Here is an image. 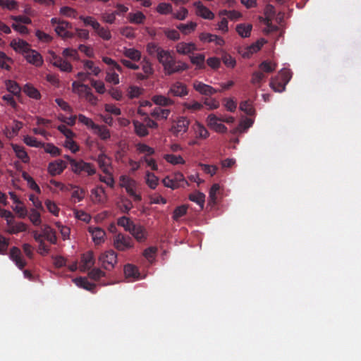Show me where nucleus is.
Masks as SVG:
<instances>
[{
  "label": "nucleus",
  "mask_w": 361,
  "mask_h": 361,
  "mask_svg": "<svg viewBox=\"0 0 361 361\" xmlns=\"http://www.w3.org/2000/svg\"><path fill=\"white\" fill-rule=\"evenodd\" d=\"M157 60L169 75L188 69V66L185 63L177 62L169 50L161 51Z\"/></svg>",
  "instance_id": "1"
},
{
  "label": "nucleus",
  "mask_w": 361,
  "mask_h": 361,
  "mask_svg": "<svg viewBox=\"0 0 361 361\" xmlns=\"http://www.w3.org/2000/svg\"><path fill=\"white\" fill-rule=\"evenodd\" d=\"M113 245L118 251H126L134 246V242L131 237L119 233L114 236Z\"/></svg>",
  "instance_id": "2"
},
{
  "label": "nucleus",
  "mask_w": 361,
  "mask_h": 361,
  "mask_svg": "<svg viewBox=\"0 0 361 361\" xmlns=\"http://www.w3.org/2000/svg\"><path fill=\"white\" fill-rule=\"evenodd\" d=\"M71 170L78 175L86 173L88 176H92L96 173V169L92 164L85 162L82 159L71 160Z\"/></svg>",
  "instance_id": "3"
},
{
  "label": "nucleus",
  "mask_w": 361,
  "mask_h": 361,
  "mask_svg": "<svg viewBox=\"0 0 361 361\" xmlns=\"http://www.w3.org/2000/svg\"><path fill=\"white\" fill-rule=\"evenodd\" d=\"M120 185L124 188L127 193L131 196L135 202H140L142 200L140 195L136 194L134 188L136 187L137 183L133 178L123 175L120 177Z\"/></svg>",
  "instance_id": "4"
},
{
  "label": "nucleus",
  "mask_w": 361,
  "mask_h": 361,
  "mask_svg": "<svg viewBox=\"0 0 361 361\" xmlns=\"http://www.w3.org/2000/svg\"><path fill=\"white\" fill-rule=\"evenodd\" d=\"M99 261L103 268L110 270L117 263V254L112 250L106 251L100 255Z\"/></svg>",
  "instance_id": "5"
},
{
  "label": "nucleus",
  "mask_w": 361,
  "mask_h": 361,
  "mask_svg": "<svg viewBox=\"0 0 361 361\" xmlns=\"http://www.w3.org/2000/svg\"><path fill=\"white\" fill-rule=\"evenodd\" d=\"M189 90L188 86L180 81H176L170 85L168 91V96H173L180 98H183L188 95Z\"/></svg>",
  "instance_id": "6"
},
{
  "label": "nucleus",
  "mask_w": 361,
  "mask_h": 361,
  "mask_svg": "<svg viewBox=\"0 0 361 361\" xmlns=\"http://www.w3.org/2000/svg\"><path fill=\"white\" fill-rule=\"evenodd\" d=\"M190 123V120L187 117L180 116L177 118L170 130L173 135L178 137L179 135H183L188 131Z\"/></svg>",
  "instance_id": "7"
},
{
  "label": "nucleus",
  "mask_w": 361,
  "mask_h": 361,
  "mask_svg": "<svg viewBox=\"0 0 361 361\" xmlns=\"http://www.w3.org/2000/svg\"><path fill=\"white\" fill-rule=\"evenodd\" d=\"M192 86L195 91L204 96H212L221 91L198 80H195L192 83Z\"/></svg>",
  "instance_id": "8"
},
{
  "label": "nucleus",
  "mask_w": 361,
  "mask_h": 361,
  "mask_svg": "<svg viewBox=\"0 0 361 361\" xmlns=\"http://www.w3.org/2000/svg\"><path fill=\"white\" fill-rule=\"evenodd\" d=\"M221 121V118L214 114H209L207 118V122L209 127L214 129L217 133H225L227 132V127L218 121Z\"/></svg>",
  "instance_id": "9"
},
{
  "label": "nucleus",
  "mask_w": 361,
  "mask_h": 361,
  "mask_svg": "<svg viewBox=\"0 0 361 361\" xmlns=\"http://www.w3.org/2000/svg\"><path fill=\"white\" fill-rule=\"evenodd\" d=\"M51 63L53 66L64 72H71L73 70V66L69 62L58 56L54 53H51Z\"/></svg>",
  "instance_id": "10"
},
{
  "label": "nucleus",
  "mask_w": 361,
  "mask_h": 361,
  "mask_svg": "<svg viewBox=\"0 0 361 361\" xmlns=\"http://www.w3.org/2000/svg\"><path fill=\"white\" fill-rule=\"evenodd\" d=\"M88 232L91 234L92 240L95 245L103 243L106 238V232L99 227L90 226Z\"/></svg>",
  "instance_id": "11"
},
{
  "label": "nucleus",
  "mask_w": 361,
  "mask_h": 361,
  "mask_svg": "<svg viewBox=\"0 0 361 361\" xmlns=\"http://www.w3.org/2000/svg\"><path fill=\"white\" fill-rule=\"evenodd\" d=\"M130 233L140 243L145 241L147 238V231L145 228L140 224H135L131 228Z\"/></svg>",
  "instance_id": "12"
},
{
  "label": "nucleus",
  "mask_w": 361,
  "mask_h": 361,
  "mask_svg": "<svg viewBox=\"0 0 361 361\" xmlns=\"http://www.w3.org/2000/svg\"><path fill=\"white\" fill-rule=\"evenodd\" d=\"M9 255L10 258L20 269L22 270L26 266V262L23 259L20 250L18 247H11Z\"/></svg>",
  "instance_id": "13"
},
{
  "label": "nucleus",
  "mask_w": 361,
  "mask_h": 361,
  "mask_svg": "<svg viewBox=\"0 0 361 361\" xmlns=\"http://www.w3.org/2000/svg\"><path fill=\"white\" fill-rule=\"evenodd\" d=\"M25 58L27 61L37 67H39L43 63V59L39 53L30 49L25 54Z\"/></svg>",
  "instance_id": "14"
},
{
  "label": "nucleus",
  "mask_w": 361,
  "mask_h": 361,
  "mask_svg": "<svg viewBox=\"0 0 361 361\" xmlns=\"http://www.w3.org/2000/svg\"><path fill=\"white\" fill-rule=\"evenodd\" d=\"M71 27V25L70 23L66 20H62L58 25L56 26L55 31L58 35L63 38H72L74 35L68 30V29Z\"/></svg>",
  "instance_id": "15"
},
{
  "label": "nucleus",
  "mask_w": 361,
  "mask_h": 361,
  "mask_svg": "<svg viewBox=\"0 0 361 361\" xmlns=\"http://www.w3.org/2000/svg\"><path fill=\"white\" fill-rule=\"evenodd\" d=\"M66 167V163L59 159L49 164L48 171L51 176H56L61 174Z\"/></svg>",
  "instance_id": "16"
},
{
  "label": "nucleus",
  "mask_w": 361,
  "mask_h": 361,
  "mask_svg": "<svg viewBox=\"0 0 361 361\" xmlns=\"http://www.w3.org/2000/svg\"><path fill=\"white\" fill-rule=\"evenodd\" d=\"M199 38L203 42H215L216 45L222 46L224 44V40L221 37L216 35L202 32L200 35Z\"/></svg>",
  "instance_id": "17"
},
{
  "label": "nucleus",
  "mask_w": 361,
  "mask_h": 361,
  "mask_svg": "<svg viewBox=\"0 0 361 361\" xmlns=\"http://www.w3.org/2000/svg\"><path fill=\"white\" fill-rule=\"evenodd\" d=\"M11 47L18 52H22L25 54L30 49V44L23 39H13L11 42Z\"/></svg>",
  "instance_id": "18"
},
{
  "label": "nucleus",
  "mask_w": 361,
  "mask_h": 361,
  "mask_svg": "<svg viewBox=\"0 0 361 361\" xmlns=\"http://www.w3.org/2000/svg\"><path fill=\"white\" fill-rule=\"evenodd\" d=\"M197 9V14L204 19L212 20L214 18V14L201 2L198 1L195 3Z\"/></svg>",
  "instance_id": "19"
},
{
  "label": "nucleus",
  "mask_w": 361,
  "mask_h": 361,
  "mask_svg": "<svg viewBox=\"0 0 361 361\" xmlns=\"http://www.w3.org/2000/svg\"><path fill=\"white\" fill-rule=\"evenodd\" d=\"M192 128L195 132L196 138L204 140L209 136V133L207 128L198 121H195Z\"/></svg>",
  "instance_id": "20"
},
{
  "label": "nucleus",
  "mask_w": 361,
  "mask_h": 361,
  "mask_svg": "<svg viewBox=\"0 0 361 361\" xmlns=\"http://www.w3.org/2000/svg\"><path fill=\"white\" fill-rule=\"evenodd\" d=\"M176 48L178 53L183 55L190 54L197 49L196 45L192 42H180Z\"/></svg>",
  "instance_id": "21"
},
{
  "label": "nucleus",
  "mask_w": 361,
  "mask_h": 361,
  "mask_svg": "<svg viewBox=\"0 0 361 361\" xmlns=\"http://www.w3.org/2000/svg\"><path fill=\"white\" fill-rule=\"evenodd\" d=\"M11 147L14 151L16 157L23 163L27 164L30 161V157L23 147L17 144H11Z\"/></svg>",
  "instance_id": "22"
},
{
  "label": "nucleus",
  "mask_w": 361,
  "mask_h": 361,
  "mask_svg": "<svg viewBox=\"0 0 361 361\" xmlns=\"http://www.w3.org/2000/svg\"><path fill=\"white\" fill-rule=\"evenodd\" d=\"M6 90L13 96L20 97L23 88L20 87L18 82L14 80H7L5 82Z\"/></svg>",
  "instance_id": "23"
},
{
  "label": "nucleus",
  "mask_w": 361,
  "mask_h": 361,
  "mask_svg": "<svg viewBox=\"0 0 361 361\" xmlns=\"http://www.w3.org/2000/svg\"><path fill=\"white\" fill-rule=\"evenodd\" d=\"M75 284L87 290H89L93 293H95L96 285L90 283L86 278L79 277L74 279Z\"/></svg>",
  "instance_id": "24"
},
{
  "label": "nucleus",
  "mask_w": 361,
  "mask_h": 361,
  "mask_svg": "<svg viewBox=\"0 0 361 361\" xmlns=\"http://www.w3.org/2000/svg\"><path fill=\"white\" fill-rule=\"evenodd\" d=\"M152 101L157 105L161 106H169L174 104V101L164 95H154L152 98Z\"/></svg>",
  "instance_id": "25"
},
{
  "label": "nucleus",
  "mask_w": 361,
  "mask_h": 361,
  "mask_svg": "<svg viewBox=\"0 0 361 361\" xmlns=\"http://www.w3.org/2000/svg\"><path fill=\"white\" fill-rule=\"evenodd\" d=\"M23 91L27 96L32 99L37 100L41 98V94L39 90L30 83L25 84L23 87Z\"/></svg>",
  "instance_id": "26"
},
{
  "label": "nucleus",
  "mask_w": 361,
  "mask_h": 361,
  "mask_svg": "<svg viewBox=\"0 0 361 361\" xmlns=\"http://www.w3.org/2000/svg\"><path fill=\"white\" fill-rule=\"evenodd\" d=\"M97 162L102 171L106 174H109V171L108 169L111 165V159L105 154L102 153L98 155Z\"/></svg>",
  "instance_id": "27"
},
{
  "label": "nucleus",
  "mask_w": 361,
  "mask_h": 361,
  "mask_svg": "<svg viewBox=\"0 0 361 361\" xmlns=\"http://www.w3.org/2000/svg\"><path fill=\"white\" fill-rule=\"evenodd\" d=\"M124 274L126 278L132 279L133 281L138 279L140 277V273L137 268L130 264H128L124 267Z\"/></svg>",
  "instance_id": "28"
},
{
  "label": "nucleus",
  "mask_w": 361,
  "mask_h": 361,
  "mask_svg": "<svg viewBox=\"0 0 361 361\" xmlns=\"http://www.w3.org/2000/svg\"><path fill=\"white\" fill-rule=\"evenodd\" d=\"M43 234V238H45L51 244L56 243V232L49 226L46 225L42 230Z\"/></svg>",
  "instance_id": "29"
},
{
  "label": "nucleus",
  "mask_w": 361,
  "mask_h": 361,
  "mask_svg": "<svg viewBox=\"0 0 361 361\" xmlns=\"http://www.w3.org/2000/svg\"><path fill=\"white\" fill-rule=\"evenodd\" d=\"M8 226V228L7 229L6 232L9 234H17L20 232L25 231L27 228V226L25 223L18 222L14 224L13 220L12 221V223Z\"/></svg>",
  "instance_id": "30"
},
{
  "label": "nucleus",
  "mask_w": 361,
  "mask_h": 361,
  "mask_svg": "<svg viewBox=\"0 0 361 361\" xmlns=\"http://www.w3.org/2000/svg\"><path fill=\"white\" fill-rule=\"evenodd\" d=\"M265 78V74L261 71H257L253 72L252 74L250 82L255 87L259 88L262 86V84L264 82Z\"/></svg>",
  "instance_id": "31"
},
{
  "label": "nucleus",
  "mask_w": 361,
  "mask_h": 361,
  "mask_svg": "<svg viewBox=\"0 0 361 361\" xmlns=\"http://www.w3.org/2000/svg\"><path fill=\"white\" fill-rule=\"evenodd\" d=\"M128 19L131 23L143 24L146 16L141 11H137L136 13H129Z\"/></svg>",
  "instance_id": "32"
},
{
  "label": "nucleus",
  "mask_w": 361,
  "mask_h": 361,
  "mask_svg": "<svg viewBox=\"0 0 361 361\" xmlns=\"http://www.w3.org/2000/svg\"><path fill=\"white\" fill-rule=\"evenodd\" d=\"M286 85L283 82L279 80V78H271L269 83L270 87L276 92H282L286 89Z\"/></svg>",
  "instance_id": "33"
},
{
  "label": "nucleus",
  "mask_w": 361,
  "mask_h": 361,
  "mask_svg": "<svg viewBox=\"0 0 361 361\" xmlns=\"http://www.w3.org/2000/svg\"><path fill=\"white\" fill-rule=\"evenodd\" d=\"M123 55L134 61H138L141 59V52L134 48H125Z\"/></svg>",
  "instance_id": "34"
},
{
  "label": "nucleus",
  "mask_w": 361,
  "mask_h": 361,
  "mask_svg": "<svg viewBox=\"0 0 361 361\" xmlns=\"http://www.w3.org/2000/svg\"><path fill=\"white\" fill-rule=\"evenodd\" d=\"M146 49L149 55L153 57H156L157 59L159 56L161 51H164V49L159 47L158 44L154 42L148 43L147 44Z\"/></svg>",
  "instance_id": "35"
},
{
  "label": "nucleus",
  "mask_w": 361,
  "mask_h": 361,
  "mask_svg": "<svg viewBox=\"0 0 361 361\" xmlns=\"http://www.w3.org/2000/svg\"><path fill=\"white\" fill-rule=\"evenodd\" d=\"M252 28L251 24H239L236 26V32L242 37H248L250 35V32Z\"/></svg>",
  "instance_id": "36"
},
{
  "label": "nucleus",
  "mask_w": 361,
  "mask_h": 361,
  "mask_svg": "<svg viewBox=\"0 0 361 361\" xmlns=\"http://www.w3.org/2000/svg\"><path fill=\"white\" fill-rule=\"evenodd\" d=\"M134 128H135V133L139 136V137H145L149 134V131L145 124L142 123L138 121H133V122Z\"/></svg>",
  "instance_id": "37"
},
{
  "label": "nucleus",
  "mask_w": 361,
  "mask_h": 361,
  "mask_svg": "<svg viewBox=\"0 0 361 361\" xmlns=\"http://www.w3.org/2000/svg\"><path fill=\"white\" fill-rule=\"evenodd\" d=\"M171 111L169 109H164L160 107L154 108L151 112V116L154 118L159 119H166L169 116Z\"/></svg>",
  "instance_id": "38"
},
{
  "label": "nucleus",
  "mask_w": 361,
  "mask_h": 361,
  "mask_svg": "<svg viewBox=\"0 0 361 361\" xmlns=\"http://www.w3.org/2000/svg\"><path fill=\"white\" fill-rule=\"evenodd\" d=\"M276 68V64L269 61H264L259 65V71L265 73H271Z\"/></svg>",
  "instance_id": "39"
},
{
  "label": "nucleus",
  "mask_w": 361,
  "mask_h": 361,
  "mask_svg": "<svg viewBox=\"0 0 361 361\" xmlns=\"http://www.w3.org/2000/svg\"><path fill=\"white\" fill-rule=\"evenodd\" d=\"M188 198L190 201L197 203L201 209H203L205 200V195L204 193L200 192L191 193L190 194Z\"/></svg>",
  "instance_id": "40"
},
{
  "label": "nucleus",
  "mask_w": 361,
  "mask_h": 361,
  "mask_svg": "<svg viewBox=\"0 0 361 361\" xmlns=\"http://www.w3.org/2000/svg\"><path fill=\"white\" fill-rule=\"evenodd\" d=\"M117 224L119 226L123 227L125 231L130 233L131 231V228L135 225V223L131 221L130 218L123 216L118 219Z\"/></svg>",
  "instance_id": "41"
},
{
  "label": "nucleus",
  "mask_w": 361,
  "mask_h": 361,
  "mask_svg": "<svg viewBox=\"0 0 361 361\" xmlns=\"http://www.w3.org/2000/svg\"><path fill=\"white\" fill-rule=\"evenodd\" d=\"M81 262L85 269H90L94 263V255L92 251H89L82 255Z\"/></svg>",
  "instance_id": "42"
},
{
  "label": "nucleus",
  "mask_w": 361,
  "mask_h": 361,
  "mask_svg": "<svg viewBox=\"0 0 361 361\" xmlns=\"http://www.w3.org/2000/svg\"><path fill=\"white\" fill-rule=\"evenodd\" d=\"M197 27V23L195 22H190L186 24L180 23L177 25V28L184 35H188L193 32Z\"/></svg>",
  "instance_id": "43"
},
{
  "label": "nucleus",
  "mask_w": 361,
  "mask_h": 361,
  "mask_svg": "<svg viewBox=\"0 0 361 361\" xmlns=\"http://www.w3.org/2000/svg\"><path fill=\"white\" fill-rule=\"evenodd\" d=\"M239 108L240 111L245 112L248 116H253L255 114V110L250 100L241 102Z\"/></svg>",
  "instance_id": "44"
},
{
  "label": "nucleus",
  "mask_w": 361,
  "mask_h": 361,
  "mask_svg": "<svg viewBox=\"0 0 361 361\" xmlns=\"http://www.w3.org/2000/svg\"><path fill=\"white\" fill-rule=\"evenodd\" d=\"M190 58L191 63L194 65H196L199 69L205 68V56L203 54H198L196 56H191Z\"/></svg>",
  "instance_id": "45"
},
{
  "label": "nucleus",
  "mask_w": 361,
  "mask_h": 361,
  "mask_svg": "<svg viewBox=\"0 0 361 361\" xmlns=\"http://www.w3.org/2000/svg\"><path fill=\"white\" fill-rule=\"evenodd\" d=\"M94 133L97 134L102 140H106L111 136L109 130L104 126H99L94 128Z\"/></svg>",
  "instance_id": "46"
},
{
  "label": "nucleus",
  "mask_w": 361,
  "mask_h": 361,
  "mask_svg": "<svg viewBox=\"0 0 361 361\" xmlns=\"http://www.w3.org/2000/svg\"><path fill=\"white\" fill-rule=\"evenodd\" d=\"M263 46V42L258 40L247 48V51L243 54L244 57H250V55L257 52Z\"/></svg>",
  "instance_id": "47"
},
{
  "label": "nucleus",
  "mask_w": 361,
  "mask_h": 361,
  "mask_svg": "<svg viewBox=\"0 0 361 361\" xmlns=\"http://www.w3.org/2000/svg\"><path fill=\"white\" fill-rule=\"evenodd\" d=\"M23 178L27 182V185L29 187L37 192V193L41 192V190L38 185L36 183L35 180L27 173V172H23L22 173Z\"/></svg>",
  "instance_id": "48"
},
{
  "label": "nucleus",
  "mask_w": 361,
  "mask_h": 361,
  "mask_svg": "<svg viewBox=\"0 0 361 361\" xmlns=\"http://www.w3.org/2000/svg\"><path fill=\"white\" fill-rule=\"evenodd\" d=\"M164 158L167 162L173 165L183 164L185 163L184 159L180 155L169 154L164 155Z\"/></svg>",
  "instance_id": "49"
},
{
  "label": "nucleus",
  "mask_w": 361,
  "mask_h": 361,
  "mask_svg": "<svg viewBox=\"0 0 361 361\" xmlns=\"http://www.w3.org/2000/svg\"><path fill=\"white\" fill-rule=\"evenodd\" d=\"M184 109L190 110L192 112L200 111L203 108V105L197 101H192V102H184L182 104Z\"/></svg>",
  "instance_id": "50"
},
{
  "label": "nucleus",
  "mask_w": 361,
  "mask_h": 361,
  "mask_svg": "<svg viewBox=\"0 0 361 361\" xmlns=\"http://www.w3.org/2000/svg\"><path fill=\"white\" fill-rule=\"evenodd\" d=\"M97 35L104 40H109L111 38L110 30L108 28L102 27L99 23L98 27L94 28Z\"/></svg>",
  "instance_id": "51"
},
{
  "label": "nucleus",
  "mask_w": 361,
  "mask_h": 361,
  "mask_svg": "<svg viewBox=\"0 0 361 361\" xmlns=\"http://www.w3.org/2000/svg\"><path fill=\"white\" fill-rule=\"evenodd\" d=\"M158 181V178L153 173L147 172L146 183L151 189H155L157 188Z\"/></svg>",
  "instance_id": "52"
},
{
  "label": "nucleus",
  "mask_w": 361,
  "mask_h": 361,
  "mask_svg": "<svg viewBox=\"0 0 361 361\" xmlns=\"http://www.w3.org/2000/svg\"><path fill=\"white\" fill-rule=\"evenodd\" d=\"M136 149L139 153L145 154L147 156L152 155L154 154V149L144 143L137 144Z\"/></svg>",
  "instance_id": "53"
},
{
  "label": "nucleus",
  "mask_w": 361,
  "mask_h": 361,
  "mask_svg": "<svg viewBox=\"0 0 361 361\" xmlns=\"http://www.w3.org/2000/svg\"><path fill=\"white\" fill-rule=\"evenodd\" d=\"M143 92L142 88L132 85L128 89V96L130 99L138 98Z\"/></svg>",
  "instance_id": "54"
},
{
  "label": "nucleus",
  "mask_w": 361,
  "mask_h": 361,
  "mask_svg": "<svg viewBox=\"0 0 361 361\" xmlns=\"http://www.w3.org/2000/svg\"><path fill=\"white\" fill-rule=\"evenodd\" d=\"M172 11V6L169 3H160L157 7V11L161 15L171 13Z\"/></svg>",
  "instance_id": "55"
},
{
  "label": "nucleus",
  "mask_w": 361,
  "mask_h": 361,
  "mask_svg": "<svg viewBox=\"0 0 361 361\" xmlns=\"http://www.w3.org/2000/svg\"><path fill=\"white\" fill-rule=\"evenodd\" d=\"M70 188L71 189H75L72 193L73 198H76L78 202H80L81 200H83L85 194V191L84 189L73 185H71Z\"/></svg>",
  "instance_id": "56"
},
{
  "label": "nucleus",
  "mask_w": 361,
  "mask_h": 361,
  "mask_svg": "<svg viewBox=\"0 0 361 361\" xmlns=\"http://www.w3.org/2000/svg\"><path fill=\"white\" fill-rule=\"evenodd\" d=\"M105 276L106 273L99 268H94L88 273V276L94 281H98L102 277H104Z\"/></svg>",
  "instance_id": "57"
},
{
  "label": "nucleus",
  "mask_w": 361,
  "mask_h": 361,
  "mask_svg": "<svg viewBox=\"0 0 361 361\" xmlns=\"http://www.w3.org/2000/svg\"><path fill=\"white\" fill-rule=\"evenodd\" d=\"M187 210L188 207L186 205L177 207L173 211V219L174 221H178L180 217L186 214Z\"/></svg>",
  "instance_id": "58"
},
{
  "label": "nucleus",
  "mask_w": 361,
  "mask_h": 361,
  "mask_svg": "<svg viewBox=\"0 0 361 361\" xmlns=\"http://www.w3.org/2000/svg\"><path fill=\"white\" fill-rule=\"evenodd\" d=\"M291 73L288 69H282L279 71L278 75L275 78H279V80H281L285 84H288L291 78Z\"/></svg>",
  "instance_id": "59"
},
{
  "label": "nucleus",
  "mask_w": 361,
  "mask_h": 361,
  "mask_svg": "<svg viewBox=\"0 0 361 361\" xmlns=\"http://www.w3.org/2000/svg\"><path fill=\"white\" fill-rule=\"evenodd\" d=\"M29 219L35 226H39L42 223L40 214L35 209L30 210Z\"/></svg>",
  "instance_id": "60"
},
{
  "label": "nucleus",
  "mask_w": 361,
  "mask_h": 361,
  "mask_svg": "<svg viewBox=\"0 0 361 361\" xmlns=\"http://www.w3.org/2000/svg\"><path fill=\"white\" fill-rule=\"evenodd\" d=\"M23 141L27 145L34 147H39L44 145L41 142L37 141L35 137L30 135H25L23 138Z\"/></svg>",
  "instance_id": "61"
},
{
  "label": "nucleus",
  "mask_w": 361,
  "mask_h": 361,
  "mask_svg": "<svg viewBox=\"0 0 361 361\" xmlns=\"http://www.w3.org/2000/svg\"><path fill=\"white\" fill-rule=\"evenodd\" d=\"M11 61V59L8 57L4 52L0 51V68L10 71L11 66L7 63V62Z\"/></svg>",
  "instance_id": "62"
},
{
  "label": "nucleus",
  "mask_w": 361,
  "mask_h": 361,
  "mask_svg": "<svg viewBox=\"0 0 361 361\" xmlns=\"http://www.w3.org/2000/svg\"><path fill=\"white\" fill-rule=\"evenodd\" d=\"M78 121L80 123H82L84 125H85L86 126H87L88 128H92V130L94 128L97 127V124H95L91 118H89L86 117L83 114H79V116H78Z\"/></svg>",
  "instance_id": "63"
},
{
  "label": "nucleus",
  "mask_w": 361,
  "mask_h": 361,
  "mask_svg": "<svg viewBox=\"0 0 361 361\" xmlns=\"http://www.w3.org/2000/svg\"><path fill=\"white\" fill-rule=\"evenodd\" d=\"M120 32L122 35L128 39H133L135 37L134 28L130 26L122 27Z\"/></svg>",
  "instance_id": "64"
}]
</instances>
